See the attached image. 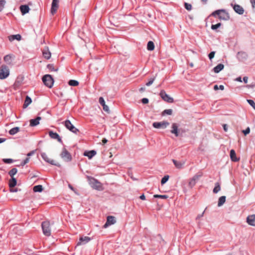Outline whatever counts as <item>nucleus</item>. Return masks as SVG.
I'll use <instances>...</instances> for the list:
<instances>
[{
  "label": "nucleus",
  "mask_w": 255,
  "mask_h": 255,
  "mask_svg": "<svg viewBox=\"0 0 255 255\" xmlns=\"http://www.w3.org/2000/svg\"><path fill=\"white\" fill-rule=\"evenodd\" d=\"M243 133H244V134L246 135H247V134H249L250 132V128H247L245 130H244L243 131Z\"/></svg>",
  "instance_id": "nucleus-52"
},
{
  "label": "nucleus",
  "mask_w": 255,
  "mask_h": 255,
  "mask_svg": "<svg viewBox=\"0 0 255 255\" xmlns=\"http://www.w3.org/2000/svg\"><path fill=\"white\" fill-rule=\"evenodd\" d=\"M172 161L175 167L178 169H181L185 164V162L178 161L175 159H173Z\"/></svg>",
  "instance_id": "nucleus-19"
},
{
  "label": "nucleus",
  "mask_w": 255,
  "mask_h": 255,
  "mask_svg": "<svg viewBox=\"0 0 255 255\" xmlns=\"http://www.w3.org/2000/svg\"><path fill=\"white\" fill-rule=\"evenodd\" d=\"M34 153V151H31V152H29V153L27 154V155L28 156H30L32 155Z\"/></svg>",
  "instance_id": "nucleus-58"
},
{
  "label": "nucleus",
  "mask_w": 255,
  "mask_h": 255,
  "mask_svg": "<svg viewBox=\"0 0 255 255\" xmlns=\"http://www.w3.org/2000/svg\"><path fill=\"white\" fill-rule=\"evenodd\" d=\"M5 1L3 0H0V11L4 8Z\"/></svg>",
  "instance_id": "nucleus-45"
},
{
  "label": "nucleus",
  "mask_w": 255,
  "mask_h": 255,
  "mask_svg": "<svg viewBox=\"0 0 255 255\" xmlns=\"http://www.w3.org/2000/svg\"><path fill=\"white\" fill-rule=\"evenodd\" d=\"M29 161V157H27L24 160V162L26 163H27Z\"/></svg>",
  "instance_id": "nucleus-60"
},
{
  "label": "nucleus",
  "mask_w": 255,
  "mask_h": 255,
  "mask_svg": "<svg viewBox=\"0 0 255 255\" xmlns=\"http://www.w3.org/2000/svg\"><path fill=\"white\" fill-rule=\"evenodd\" d=\"M42 228L43 233L45 236L48 235V223L47 222H44L42 224Z\"/></svg>",
  "instance_id": "nucleus-24"
},
{
  "label": "nucleus",
  "mask_w": 255,
  "mask_h": 255,
  "mask_svg": "<svg viewBox=\"0 0 255 255\" xmlns=\"http://www.w3.org/2000/svg\"><path fill=\"white\" fill-rule=\"evenodd\" d=\"M161 98L165 102L172 103L174 102V100L167 95L164 90H161L159 94Z\"/></svg>",
  "instance_id": "nucleus-6"
},
{
  "label": "nucleus",
  "mask_w": 255,
  "mask_h": 255,
  "mask_svg": "<svg viewBox=\"0 0 255 255\" xmlns=\"http://www.w3.org/2000/svg\"><path fill=\"white\" fill-rule=\"evenodd\" d=\"M184 6L185 8L188 10H191L192 7V5L191 4L187 2H185L184 3Z\"/></svg>",
  "instance_id": "nucleus-41"
},
{
  "label": "nucleus",
  "mask_w": 255,
  "mask_h": 255,
  "mask_svg": "<svg viewBox=\"0 0 255 255\" xmlns=\"http://www.w3.org/2000/svg\"><path fill=\"white\" fill-rule=\"evenodd\" d=\"M32 102V100L31 99V98L27 96L26 97V98H25V101H24V103L23 104V108H27Z\"/></svg>",
  "instance_id": "nucleus-27"
},
{
  "label": "nucleus",
  "mask_w": 255,
  "mask_h": 255,
  "mask_svg": "<svg viewBox=\"0 0 255 255\" xmlns=\"http://www.w3.org/2000/svg\"><path fill=\"white\" fill-rule=\"evenodd\" d=\"M170 132L175 134L176 136H178L179 135L178 126L176 123H173L172 124Z\"/></svg>",
  "instance_id": "nucleus-11"
},
{
  "label": "nucleus",
  "mask_w": 255,
  "mask_h": 255,
  "mask_svg": "<svg viewBox=\"0 0 255 255\" xmlns=\"http://www.w3.org/2000/svg\"><path fill=\"white\" fill-rule=\"evenodd\" d=\"M248 103L255 110V103L252 100H247Z\"/></svg>",
  "instance_id": "nucleus-44"
},
{
  "label": "nucleus",
  "mask_w": 255,
  "mask_h": 255,
  "mask_svg": "<svg viewBox=\"0 0 255 255\" xmlns=\"http://www.w3.org/2000/svg\"><path fill=\"white\" fill-rule=\"evenodd\" d=\"M23 80V77H18L14 84V88H18L21 85Z\"/></svg>",
  "instance_id": "nucleus-20"
},
{
  "label": "nucleus",
  "mask_w": 255,
  "mask_h": 255,
  "mask_svg": "<svg viewBox=\"0 0 255 255\" xmlns=\"http://www.w3.org/2000/svg\"><path fill=\"white\" fill-rule=\"evenodd\" d=\"M172 110H171V109H166V110H165L162 112V115H172Z\"/></svg>",
  "instance_id": "nucleus-39"
},
{
  "label": "nucleus",
  "mask_w": 255,
  "mask_h": 255,
  "mask_svg": "<svg viewBox=\"0 0 255 255\" xmlns=\"http://www.w3.org/2000/svg\"><path fill=\"white\" fill-rule=\"evenodd\" d=\"M236 80L239 82H242V79L241 77H238L236 79Z\"/></svg>",
  "instance_id": "nucleus-62"
},
{
  "label": "nucleus",
  "mask_w": 255,
  "mask_h": 255,
  "mask_svg": "<svg viewBox=\"0 0 255 255\" xmlns=\"http://www.w3.org/2000/svg\"><path fill=\"white\" fill-rule=\"evenodd\" d=\"M251 2L252 4L253 7H255V0H251Z\"/></svg>",
  "instance_id": "nucleus-57"
},
{
  "label": "nucleus",
  "mask_w": 255,
  "mask_h": 255,
  "mask_svg": "<svg viewBox=\"0 0 255 255\" xmlns=\"http://www.w3.org/2000/svg\"><path fill=\"white\" fill-rule=\"evenodd\" d=\"M49 70L51 72H57L58 70V67L57 66H54L53 64H49Z\"/></svg>",
  "instance_id": "nucleus-34"
},
{
  "label": "nucleus",
  "mask_w": 255,
  "mask_h": 255,
  "mask_svg": "<svg viewBox=\"0 0 255 255\" xmlns=\"http://www.w3.org/2000/svg\"><path fill=\"white\" fill-rule=\"evenodd\" d=\"M49 135L51 138L57 139L60 142H62L61 139L58 133L50 131H49Z\"/></svg>",
  "instance_id": "nucleus-15"
},
{
  "label": "nucleus",
  "mask_w": 255,
  "mask_h": 255,
  "mask_svg": "<svg viewBox=\"0 0 255 255\" xmlns=\"http://www.w3.org/2000/svg\"><path fill=\"white\" fill-rule=\"evenodd\" d=\"M20 10L22 14L24 15L29 12L30 8L27 5H21L20 6Z\"/></svg>",
  "instance_id": "nucleus-17"
},
{
  "label": "nucleus",
  "mask_w": 255,
  "mask_h": 255,
  "mask_svg": "<svg viewBox=\"0 0 255 255\" xmlns=\"http://www.w3.org/2000/svg\"><path fill=\"white\" fill-rule=\"evenodd\" d=\"M17 172V169L13 168L9 171L8 174L11 177H13V176L16 174Z\"/></svg>",
  "instance_id": "nucleus-37"
},
{
  "label": "nucleus",
  "mask_w": 255,
  "mask_h": 255,
  "mask_svg": "<svg viewBox=\"0 0 255 255\" xmlns=\"http://www.w3.org/2000/svg\"><path fill=\"white\" fill-rule=\"evenodd\" d=\"M9 75V70L8 67L3 65L0 68V79H4Z\"/></svg>",
  "instance_id": "nucleus-4"
},
{
  "label": "nucleus",
  "mask_w": 255,
  "mask_h": 255,
  "mask_svg": "<svg viewBox=\"0 0 255 255\" xmlns=\"http://www.w3.org/2000/svg\"><path fill=\"white\" fill-rule=\"evenodd\" d=\"M5 140V139L0 138V143L4 142Z\"/></svg>",
  "instance_id": "nucleus-61"
},
{
  "label": "nucleus",
  "mask_w": 255,
  "mask_h": 255,
  "mask_svg": "<svg viewBox=\"0 0 255 255\" xmlns=\"http://www.w3.org/2000/svg\"><path fill=\"white\" fill-rule=\"evenodd\" d=\"M142 103L144 104H147L148 103V99L147 98H143L141 100Z\"/></svg>",
  "instance_id": "nucleus-53"
},
{
  "label": "nucleus",
  "mask_w": 255,
  "mask_h": 255,
  "mask_svg": "<svg viewBox=\"0 0 255 255\" xmlns=\"http://www.w3.org/2000/svg\"><path fill=\"white\" fill-rule=\"evenodd\" d=\"M64 125L67 129L75 133H77L79 131V130L73 126L69 120H66Z\"/></svg>",
  "instance_id": "nucleus-7"
},
{
  "label": "nucleus",
  "mask_w": 255,
  "mask_h": 255,
  "mask_svg": "<svg viewBox=\"0 0 255 255\" xmlns=\"http://www.w3.org/2000/svg\"><path fill=\"white\" fill-rule=\"evenodd\" d=\"M215 52L212 51L210 52L209 54V58L210 60L214 58L215 56Z\"/></svg>",
  "instance_id": "nucleus-51"
},
{
  "label": "nucleus",
  "mask_w": 255,
  "mask_h": 255,
  "mask_svg": "<svg viewBox=\"0 0 255 255\" xmlns=\"http://www.w3.org/2000/svg\"><path fill=\"white\" fill-rule=\"evenodd\" d=\"M116 222V221L115 217L112 216H108L107 222L104 225V227L106 228L110 225L114 224Z\"/></svg>",
  "instance_id": "nucleus-10"
},
{
  "label": "nucleus",
  "mask_w": 255,
  "mask_h": 255,
  "mask_svg": "<svg viewBox=\"0 0 255 255\" xmlns=\"http://www.w3.org/2000/svg\"><path fill=\"white\" fill-rule=\"evenodd\" d=\"M224 68V65L223 64H219L213 69L214 72L216 73H218Z\"/></svg>",
  "instance_id": "nucleus-25"
},
{
  "label": "nucleus",
  "mask_w": 255,
  "mask_h": 255,
  "mask_svg": "<svg viewBox=\"0 0 255 255\" xmlns=\"http://www.w3.org/2000/svg\"><path fill=\"white\" fill-rule=\"evenodd\" d=\"M60 156L66 162H69L72 160L71 154L65 148L62 149L60 153Z\"/></svg>",
  "instance_id": "nucleus-5"
},
{
  "label": "nucleus",
  "mask_w": 255,
  "mask_h": 255,
  "mask_svg": "<svg viewBox=\"0 0 255 255\" xmlns=\"http://www.w3.org/2000/svg\"><path fill=\"white\" fill-rule=\"evenodd\" d=\"M107 141H108V140H107V139H106V138H103V139H102V142L103 143V144H105V143H106L107 142Z\"/></svg>",
  "instance_id": "nucleus-59"
},
{
  "label": "nucleus",
  "mask_w": 255,
  "mask_h": 255,
  "mask_svg": "<svg viewBox=\"0 0 255 255\" xmlns=\"http://www.w3.org/2000/svg\"><path fill=\"white\" fill-rule=\"evenodd\" d=\"M139 198L141 200H145V196H144V194H142L140 196Z\"/></svg>",
  "instance_id": "nucleus-55"
},
{
  "label": "nucleus",
  "mask_w": 255,
  "mask_h": 255,
  "mask_svg": "<svg viewBox=\"0 0 255 255\" xmlns=\"http://www.w3.org/2000/svg\"><path fill=\"white\" fill-rule=\"evenodd\" d=\"M43 56H44V57L45 58L48 59V54H47V53L46 51H43Z\"/></svg>",
  "instance_id": "nucleus-54"
},
{
  "label": "nucleus",
  "mask_w": 255,
  "mask_h": 255,
  "mask_svg": "<svg viewBox=\"0 0 255 255\" xmlns=\"http://www.w3.org/2000/svg\"><path fill=\"white\" fill-rule=\"evenodd\" d=\"M169 176L168 175H165L161 179V184H164L169 179Z\"/></svg>",
  "instance_id": "nucleus-40"
},
{
  "label": "nucleus",
  "mask_w": 255,
  "mask_h": 255,
  "mask_svg": "<svg viewBox=\"0 0 255 255\" xmlns=\"http://www.w3.org/2000/svg\"><path fill=\"white\" fill-rule=\"evenodd\" d=\"M212 15L214 16L218 15L219 18L221 20H228L230 19L229 13L224 9L217 10L214 11Z\"/></svg>",
  "instance_id": "nucleus-1"
},
{
  "label": "nucleus",
  "mask_w": 255,
  "mask_h": 255,
  "mask_svg": "<svg viewBox=\"0 0 255 255\" xmlns=\"http://www.w3.org/2000/svg\"><path fill=\"white\" fill-rule=\"evenodd\" d=\"M154 198H161L163 199H166L168 198V196L166 195H158V194H155L153 195Z\"/></svg>",
  "instance_id": "nucleus-38"
},
{
  "label": "nucleus",
  "mask_w": 255,
  "mask_h": 255,
  "mask_svg": "<svg viewBox=\"0 0 255 255\" xmlns=\"http://www.w3.org/2000/svg\"><path fill=\"white\" fill-rule=\"evenodd\" d=\"M54 80L51 75L49 74V88H52L54 84Z\"/></svg>",
  "instance_id": "nucleus-35"
},
{
  "label": "nucleus",
  "mask_w": 255,
  "mask_h": 255,
  "mask_svg": "<svg viewBox=\"0 0 255 255\" xmlns=\"http://www.w3.org/2000/svg\"><path fill=\"white\" fill-rule=\"evenodd\" d=\"M59 0H53L51 7V13L54 14L57 10L59 7Z\"/></svg>",
  "instance_id": "nucleus-9"
},
{
  "label": "nucleus",
  "mask_w": 255,
  "mask_h": 255,
  "mask_svg": "<svg viewBox=\"0 0 255 255\" xmlns=\"http://www.w3.org/2000/svg\"><path fill=\"white\" fill-rule=\"evenodd\" d=\"M47 78H48V74H46V75H45L43 77V78H42V81H43V82L44 83V84L46 86H47Z\"/></svg>",
  "instance_id": "nucleus-47"
},
{
  "label": "nucleus",
  "mask_w": 255,
  "mask_h": 255,
  "mask_svg": "<svg viewBox=\"0 0 255 255\" xmlns=\"http://www.w3.org/2000/svg\"><path fill=\"white\" fill-rule=\"evenodd\" d=\"M99 102L100 104L103 106V110L105 112H106L107 113H109V112H110L109 108L108 106L106 105L104 98L103 97H100L99 98Z\"/></svg>",
  "instance_id": "nucleus-12"
},
{
  "label": "nucleus",
  "mask_w": 255,
  "mask_h": 255,
  "mask_svg": "<svg viewBox=\"0 0 255 255\" xmlns=\"http://www.w3.org/2000/svg\"><path fill=\"white\" fill-rule=\"evenodd\" d=\"M225 201H226V196H222L220 197L218 200V206L219 207L221 206L225 203Z\"/></svg>",
  "instance_id": "nucleus-29"
},
{
  "label": "nucleus",
  "mask_w": 255,
  "mask_h": 255,
  "mask_svg": "<svg viewBox=\"0 0 255 255\" xmlns=\"http://www.w3.org/2000/svg\"><path fill=\"white\" fill-rule=\"evenodd\" d=\"M221 23H217L216 24H214V25L213 24L211 26V28L213 30H216L217 28H218L219 27H220L221 26Z\"/></svg>",
  "instance_id": "nucleus-42"
},
{
  "label": "nucleus",
  "mask_w": 255,
  "mask_h": 255,
  "mask_svg": "<svg viewBox=\"0 0 255 255\" xmlns=\"http://www.w3.org/2000/svg\"><path fill=\"white\" fill-rule=\"evenodd\" d=\"M202 176L203 173L202 172H198L192 178L189 179L188 186L190 188H192Z\"/></svg>",
  "instance_id": "nucleus-3"
},
{
  "label": "nucleus",
  "mask_w": 255,
  "mask_h": 255,
  "mask_svg": "<svg viewBox=\"0 0 255 255\" xmlns=\"http://www.w3.org/2000/svg\"><path fill=\"white\" fill-rule=\"evenodd\" d=\"M96 152L95 150H91L89 151H85L84 153V155L88 157L89 159L92 158L95 154Z\"/></svg>",
  "instance_id": "nucleus-26"
},
{
  "label": "nucleus",
  "mask_w": 255,
  "mask_h": 255,
  "mask_svg": "<svg viewBox=\"0 0 255 255\" xmlns=\"http://www.w3.org/2000/svg\"><path fill=\"white\" fill-rule=\"evenodd\" d=\"M243 81L245 83H247L248 81V78L247 77H244L243 78Z\"/></svg>",
  "instance_id": "nucleus-56"
},
{
  "label": "nucleus",
  "mask_w": 255,
  "mask_h": 255,
  "mask_svg": "<svg viewBox=\"0 0 255 255\" xmlns=\"http://www.w3.org/2000/svg\"><path fill=\"white\" fill-rule=\"evenodd\" d=\"M154 80H155V78L154 77L153 78H151L147 83H146V85L147 86H150L153 83Z\"/></svg>",
  "instance_id": "nucleus-48"
},
{
  "label": "nucleus",
  "mask_w": 255,
  "mask_h": 255,
  "mask_svg": "<svg viewBox=\"0 0 255 255\" xmlns=\"http://www.w3.org/2000/svg\"><path fill=\"white\" fill-rule=\"evenodd\" d=\"M147 49L149 51H152L154 49V44L152 41H150L147 43Z\"/></svg>",
  "instance_id": "nucleus-30"
},
{
  "label": "nucleus",
  "mask_w": 255,
  "mask_h": 255,
  "mask_svg": "<svg viewBox=\"0 0 255 255\" xmlns=\"http://www.w3.org/2000/svg\"><path fill=\"white\" fill-rule=\"evenodd\" d=\"M21 39V36L20 34H17L15 35H11L8 36V40L10 41H12L16 39L18 41L20 40Z\"/></svg>",
  "instance_id": "nucleus-22"
},
{
  "label": "nucleus",
  "mask_w": 255,
  "mask_h": 255,
  "mask_svg": "<svg viewBox=\"0 0 255 255\" xmlns=\"http://www.w3.org/2000/svg\"><path fill=\"white\" fill-rule=\"evenodd\" d=\"M41 120L40 117H37L35 119H31L30 120V126L31 127H34L38 125L39 124V121Z\"/></svg>",
  "instance_id": "nucleus-18"
},
{
  "label": "nucleus",
  "mask_w": 255,
  "mask_h": 255,
  "mask_svg": "<svg viewBox=\"0 0 255 255\" xmlns=\"http://www.w3.org/2000/svg\"><path fill=\"white\" fill-rule=\"evenodd\" d=\"M68 84L70 86H77L79 85V82L76 80H70L68 82Z\"/></svg>",
  "instance_id": "nucleus-36"
},
{
  "label": "nucleus",
  "mask_w": 255,
  "mask_h": 255,
  "mask_svg": "<svg viewBox=\"0 0 255 255\" xmlns=\"http://www.w3.org/2000/svg\"><path fill=\"white\" fill-rule=\"evenodd\" d=\"M19 131V128L18 127H15L12 128H11L9 131V133L10 135H14L17 133Z\"/></svg>",
  "instance_id": "nucleus-31"
},
{
  "label": "nucleus",
  "mask_w": 255,
  "mask_h": 255,
  "mask_svg": "<svg viewBox=\"0 0 255 255\" xmlns=\"http://www.w3.org/2000/svg\"><path fill=\"white\" fill-rule=\"evenodd\" d=\"M214 89L216 91L220 89L221 90H223L224 89V86L223 85H220L219 87L217 85H215L214 86Z\"/></svg>",
  "instance_id": "nucleus-43"
},
{
  "label": "nucleus",
  "mask_w": 255,
  "mask_h": 255,
  "mask_svg": "<svg viewBox=\"0 0 255 255\" xmlns=\"http://www.w3.org/2000/svg\"><path fill=\"white\" fill-rule=\"evenodd\" d=\"M234 10L239 14H243L244 12V8L239 4H235L233 6Z\"/></svg>",
  "instance_id": "nucleus-14"
},
{
  "label": "nucleus",
  "mask_w": 255,
  "mask_h": 255,
  "mask_svg": "<svg viewBox=\"0 0 255 255\" xmlns=\"http://www.w3.org/2000/svg\"><path fill=\"white\" fill-rule=\"evenodd\" d=\"M33 191L35 192H40L42 191V186L41 185H36L33 187Z\"/></svg>",
  "instance_id": "nucleus-32"
},
{
  "label": "nucleus",
  "mask_w": 255,
  "mask_h": 255,
  "mask_svg": "<svg viewBox=\"0 0 255 255\" xmlns=\"http://www.w3.org/2000/svg\"><path fill=\"white\" fill-rule=\"evenodd\" d=\"M17 191V189H10V191L11 192H16Z\"/></svg>",
  "instance_id": "nucleus-63"
},
{
  "label": "nucleus",
  "mask_w": 255,
  "mask_h": 255,
  "mask_svg": "<svg viewBox=\"0 0 255 255\" xmlns=\"http://www.w3.org/2000/svg\"><path fill=\"white\" fill-rule=\"evenodd\" d=\"M41 156L43 159L46 162H48V157L45 153H41Z\"/></svg>",
  "instance_id": "nucleus-49"
},
{
  "label": "nucleus",
  "mask_w": 255,
  "mask_h": 255,
  "mask_svg": "<svg viewBox=\"0 0 255 255\" xmlns=\"http://www.w3.org/2000/svg\"><path fill=\"white\" fill-rule=\"evenodd\" d=\"M238 54L240 55V54H244V55H246V53H245V52H239L238 53Z\"/></svg>",
  "instance_id": "nucleus-64"
},
{
  "label": "nucleus",
  "mask_w": 255,
  "mask_h": 255,
  "mask_svg": "<svg viewBox=\"0 0 255 255\" xmlns=\"http://www.w3.org/2000/svg\"><path fill=\"white\" fill-rule=\"evenodd\" d=\"M17 183L16 179L14 177H11V179L9 181V186L10 188L14 187Z\"/></svg>",
  "instance_id": "nucleus-28"
},
{
  "label": "nucleus",
  "mask_w": 255,
  "mask_h": 255,
  "mask_svg": "<svg viewBox=\"0 0 255 255\" xmlns=\"http://www.w3.org/2000/svg\"><path fill=\"white\" fill-rule=\"evenodd\" d=\"M13 58V56L11 55H6L4 58L3 60L5 62H6L7 64L10 65L12 63V60Z\"/></svg>",
  "instance_id": "nucleus-23"
},
{
  "label": "nucleus",
  "mask_w": 255,
  "mask_h": 255,
  "mask_svg": "<svg viewBox=\"0 0 255 255\" xmlns=\"http://www.w3.org/2000/svg\"><path fill=\"white\" fill-rule=\"evenodd\" d=\"M89 182L90 185L93 188L98 190H103L102 184L97 179L92 177L89 178Z\"/></svg>",
  "instance_id": "nucleus-2"
},
{
  "label": "nucleus",
  "mask_w": 255,
  "mask_h": 255,
  "mask_svg": "<svg viewBox=\"0 0 255 255\" xmlns=\"http://www.w3.org/2000/svg\"><path fill=\"white\" fill-rule=\"evenodd\" d=\"M3 161L5 163H11L12 162V159L10 158L3 159Z\"/></svg>",
  "instance_id": "nucleus-50"
},
{
  "label": "nucleus",
  "mask_w": 255,
  "mask_h": 255,
  "mask_svg": "<svg viewBox=\"0 0 255 255\" xmlns=\"http://www.w3.org/2000/svg\"><path fill=\"white\" fill-rule=\"evenodd\" d=\"M247 221L250 225L255 226V215L249 216L247 219Z\"/></svg>",
  "instance_id": "nucleus-13"
},
{
  "label": "nucleus",
  "mask_w": 255,
  "mask_h": 255,
  "mask_svg": "<svg viewBox=\"0 0 255 255\" xmlns=\"http://www.w3.org/2000/svg\"><path fill=\"white\" fill-rule=\"evenodd\" d=\"M152 125L156 128H165L169 125V123L166 121L154 122Z\"/></svg>",
  "instance_id": "nucleus-8"
},
{
  "label": "nucleus",
  "mask_w": 255,
  "mask_h": 255,
  "mask_svg": "<svg viewBox=\"0 0 255 255\" xmlns=\"http://www.w3.org/2000/svg\"><path fill=\"white\" fill-rule=\"evenodd\" d=\"M49 163L52 165H56L58 166H60V165L59 164V163L58 162H57L56 161L54 160H49Z\"/></svg>",
  "instance_id": "nucleus-46"
},
{
  "label": "nucleus",
  "mask_w": 255,
  "mask_h": 255,
  "mask_svg": "<svg viewBox=\"0 0 255 255\" xmlns=\"http://www.w3.org/2000/svg\"><path fill=\"white\" fill-rule=\"evenodd\" d=\"M221 190L220 184L219 182H216L215 183V186L213 189V192L214 193H217Z\"/></svg>",
  "instance_id": "nucleus-33"
},
{
  "label": "nucleus",
  "mask_w": 255,
  "mask_h": 255,
  "mask_svg": "<svg viewBox=\"0 0 255 255\" xmlns=\"http://www.w3.org/2000/svg\"><path fill=\"white\" fill-rule=\"evenodd\" d=\"M230 155L231 159L233 161L236 162L239 160V159L236 157V154L234 149L231 150Z\"/></svg>",
  "instance_id": "nucleus-21"
},
{
  "label": "nucleus",
  "mask_w": 255,
  "mask_h": 255,
  "mask_svg": "<svg viewBox=\"0 0 255 255\" xmlns=\"http://www.w3.org/2000/svg\"><path fill=\"white\" fill-rule=\"evenodd\" d=\"M90 238L88 237H81L79 242L77 243V246L85 244L90 241Z\"/></svg>",
  "instance_id": "nucleus-16"
}]
</instances>
